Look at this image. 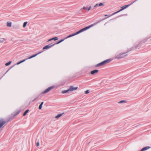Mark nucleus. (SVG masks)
I'll return each instance as SVG.
<instances>
[{
    "mask_svg": "<svg viewBox=\"0 0 151 151\" xmlns=\"http://www.w3.org/2000/svg\"><path fill=\"white\" fill-rule=\"evenodd\" d=\"M111 59H108L105 60L96 65V67H99L104 65H105L106 64L109 63L110 61H111Z\"/></svg>",
    "mask_w": 151,
    "mask_h": 151,
    "instance_id": "nucleus-1",
    "label": "nucleus"
},
{
    "mask_svg": "<svg viewBox=\"0 0 151 151\" xmlns=\"http://www.w3.org/2000/svg\"><path fill=\"white\" fill-rule=\"evenodd\" d=\"M27 24V22H24L23 24V28H24L26 27Z\"/></svg>",
    "mask_w": 151,
    "mask_h": 151,
    "instance_id": "nucleus-22",
    "label": "nucleus"
},
{
    "mask_svg": "<svg viewBox=\"0 0 151 151\" xmlns=\"http://www.w3.org/2000/svg\"><path fill=\"white\" fill-rule=\"evenodd\" d=\"M107 18H105L104 19H103V20H104L105 19H106Z\"/></svg>",
    "mask_w": 151,
    "mask_h": 151,
    "instance_id": "nucleus-44",
    "label": "nucleus"
},
{
    "mask_svg": "<svg viewBox=\"0 0 151 151\" xmlns=\"http://www.w3.org/2000/svg\"><path fill=\"white\" fill-rule=\"evenodd\" d=\"M42 51H41V52H38V53H37V54H36L35 55H32V56H30V57H29V58H27V59H31V58H32L33 57H35L37 55H38L39 54L42 53Z\"/></svg>",
    "mask_w": 151,
    "mask_h": 151,
    "instance_id": "nucleus-9",
    "label": "nucleus"
},
{
    "mask_svg": "<svg viewBox=\"0 0 151 151\" xmlns=\"http://www.w3.org/2000/svg\"><path fill=\"white\" fill-rule=\"evenodd\" d=\"M57 151H58V150Z\"/></svg>",
    "mask_w": 151,
    "mask_h": 151,
    "instance_id": "nucleus-47",
    "label": "nucleus"
},
{
    "mask_svg": "<svg viewBox=\"0 0 151 151\" xmlns=\"http://www.w3.org/2000/svg\"><path fill=\"white\" fill-rule=\"evenodd\" d=\"M75 35H76L75 33H73V34H72L71 35H68V36L65 39H66V38H69L70 37H73V36H74Z\"/></svg>",
    "mask_w": 151,
    "mask_h": 151,
    "instance_id": "nucleus-15",
    "label": "nucleus"
},
{
    "mask_svg": "<svg viewBox=\"0 0 151 151\" xmlns=\"http://www.w3.org/2000/svg\"><path fill=\"white\" fill-rule=\"evenodd\" d=\"M138 0H135V1H133L130 4H129V6H130L132 4H133L134 3V2H135L136 1H137Z\"/></svg>",
    "mask_w": 151,
    "mask_h": 151,
    "instance_id": "nucleus-27",
    "label": "nucleus"
},
{
    "mask_svg": "<svg viewBox=\"0 0 151 151\" xmlns=\"http://www.w3.org/2000/svg\"><path fill=\"white\" fill-rule=\"evenodd\" d=\"M27 59V58H26V59H24V60H21L19 62H20V63H23V62H24V61H25Z\"/></svg>",
    "mask_w": 151,
    "mask_h": 151,
    "instance_id": "nucleus-30",
    "label": "nucleus"
},
{
    "mask_svg": "<svg viewBox=\"0 0 151 151\" xmlns=\"http://www.w3.org/2000/svg\"><path fill=\"white\" fill-rule=\"evenodd\" d=\"M20 63H20V62H18V63H17V65H19V64H20Z\"/></svg>",
    "mask_w": 151,
    "mask_h": 151,
    "instance_id": "nucleus-42",
    "label": "nucleus"
},
{
    "mask_svg": "<svg viewBox=\"0 0 151 151\" xmlns=\"http://www.w3.org/2000/svg\"><path fill=\"white\" fill-rule=\"evenodd\" d=\"M83 32V31H82V29H81L80 30H79L78 31V32H76L75 33V34L76 35H78L81 33V32Z\"/></svg>",
    "mask_w": 151,
    "mask_h": 151,
    "instance_id": "nucleus-17",
    "label": "nucleus"
},
{
    "mask_svg": "<svg viewBox=\"0 0 151 151\" xmlns=\"http://www.w3.org/2000/svg\"><path fill=\"white\" fill-rule=\"evenodd\" d=\"M101 21V20L99 21H97V22H95L93 24H92L88 26V28L89 29L90 28V27H92V26H93L94 25H95L97 24H98V23H99Z\"/></svg>",
    "mask_w": 151,
    "mask_h": 151,
    "instance_id": "nucleus-12",
    "label": "nucleus"
},
{
    "mask_svg": "<svg viewBox=\"0 0 151 151\" xmlns=\"http://www.w3.org/2000/svg\"><path fill=\"white\" fill-rule=\"evenodd\" d=\"M6 123V122L3 120V119H0V128Z\"/></svg>",
    "mask_w": 151,
    "mask_h": 151,
    "instance_id": "nucleus-6",
    "label": "nucleus"
},
{
    "mask_svg": "<svg viewBox=\"0 0 151 151\" xmlns=\"http://www.w3.org/2000/svg\"><path fill=\"white\" fill-rule=\"evenodd\" d=\"M42 106L40 104L39 106V108H38L39 109H41L42 108Z\"/></svg>",
    "mask_w": 151,
    "mask_h": 151,
    "instance_id": "nucleus-33",
    "label": "nucleus"
},
{
    "mask_svg": "<svg viewBox=\"0 0 151 151\" xmlns=\"http://www.w3.org/2000/svg\"><path fill=\"white\" fill-rule=\"evenodd\" d=\"M9 69H8L7 71L6 72V73L3 76H4L8 71L9 70Z\"/></svg>",
    "mask_w": 151,
    "mask_h": 151,
    "instance_id": "nucleus-40",
    "label": "nucleus"
},
{
    "mask_svg": "<svg viewBox=\"0 0 151 151\" xmlns=\"http://www.w3.org/2000/svg\"><path fill=\"white\" fill-rule=\"evenodd\" d=\"M138 0H135V1H133L130 4H129V6H130L132 4H133L134 3V2H135L136 1H137Z\"/></svg>",
    "mask_w": 151,
    "mask_h": 151,
    "instance_id": "nucleus-28",
    "label": "nucleus"
},
{
    "mask_svg": "<svg viewBox=\"0 0 151 151\" xmlns=\"http://www.w3.org/2000/svg\"><path fill=\"white\" fill-rule=\"evenodd\" d=\"M38 96L36 97L35 99H34L32 101V102H34L35 100H37L38 98Z\"/></svg>",
    "mask_w": 151,
    "mask_h": 151,
    "instance_id": "nucleus-34",
    "label": "nucleus"
},
{
    "mask_svg": "<svg viewBox=\"0 0 151 151\" xmlns=\"http://www.w3.org/2000/svg\"><path fill=\"white\" fill-rule=\"evenodd\" d=\"M56 44L55 43L52 45H50V44H49L48 45H47L44 47L43 48V50H45L46 49H48V48H49L55 45H56Z\"/></svg>",
    "mask_w": 151,
    "mask_h": 151,
    "instance_id": "nucleus-4",
    "label": "nucleus"
},
{
    "mask_svg": "<svg viewBox=\"0 0 151 151\" xmlns=\"http://www.w3.org/2000/svg\"><path fill=\"white\" fill-rule=\"evenodd\" d=\"M103 4L102 3H100L98 4V6H103Z\"/></svg>",
    "mask_w": 151,
    "mask_h": 151,
    "instance_id": "nucleus-29",
    "label": "nucleus"
},
{
    "mask_svg": "<svg viewBox=\"0 0 151 151\" xmlns=\"http://www.w3.org/2000/svg\"><path fill=\"white\" fill-rule=\"evenodd\" d=\"M53 39H52V38H51L50 39H49L48 41H47V42H49V41H51V40H53Z\"/></svg>",
    "mask_w": 151,
    "mask_h": 151,
    "instance_id": "nucleus-35",
    "label": "nucleus"
},
{
    "mask_svg": "<svg viewBox=\"0 0 151 151\" xmlns=\"http://www.w3.org/2000/svg\"><path fill=\"white\" fill-rule=\"evenodd\" d=\"M89 91L88 90H87L86 91H85V93L86 94H88V93H89Z\"/></svg>",
    "mask_w": 151,
    "mask_h": 151,
    "instance_id": "nucleus-32",
    "label": "nucleus"
},
{
    "mask_svg": "<svg viewBox=\"0 0 151 151\" xmlns=\"http://www.w3.org/2000/svg\"><path fill=\"white\" fill-rule=\"evenodd\" d=\"M88 29H89L88 27V26H87L84 28L82 29H81L82 30V31L83 32L84 31L86 30H87Z\"/></svg>",
    "mask_w": 151,
    "mask_h": 151,
    "instance_id": "nucleus-18",
    "label": "nucleus"
},
{
    "mask_svg": "<svg viewBox=\"0 0 151 151\" xmlns=\"http://www.w3.org/2000/svg\"><path fill=\"white\" fill-rule=\"evenodd\" d=\"M44 104V102H42L41 104H40V105H41L42 106L43 104Z\"/></svg>",
    "mask_w": 151,
    "mask_h": 151,
    "instance_id": "nucleus-39",
    "label": "nucleus"
},
{
    "mask_svg": "<svg viewBox=\"0 0 151 151\" xmlns=\"http://www.w3.org/2000/svg\"><path fill=\"white\" fill-rule=\"evenodd\" d=\"M54 86H50V87H48V88H47V89H46L44 91L42 92V94H44V93H46L47 92H49L53 88H54Z\"/></svg>",
    "mask_w": 151,
    "mask_h": 151,
    "instance_id": "nucleus-3",
    "label": "nucleus"
},
{
    "mask_svg": "<svg viewBox=\"0 0 151 151\" xmlns=\"http://www.w3.org/2000/svg\"><path fill=\"white\" fill-rule=\"evenodd\" d=\"M70 91L69 88L67 90H63L62 91V93H68L69 91Z\"/></svg>",
    "mask_w": 151,
    "mask_h": 151,
    "instance_id": "nucleus-14",
    "label": "nucleus"
},
{
    "mask_svg": "<svg viewBox=\"0 0 151 151\" xmlns=\"http://www.w3.org/2000/svg\"><path fill=\"white\" fill-rule=\"evenodd\" d=\"M129 4H128V5H124L122 7H121V9H120V11H121L123 10H124V9H125L126 8H127V7H129Z\"/></svg>",
    "mask_w": 151,
    "mask_h": 151,
    "instance_id": "nucleus-8",
    "label": "nucleus"
},
{
    "mask_svg": "<svg viewBox=\"0 0 151 151\" xmlns=\"http://www.w3.org/2000/svg\"><path fill=\"white\" fill-rule=\"evenodd\" d=\"M98 6V4H96L94 6V7H96Z\"/></svg>",
    "mask_w": 151,
    "mask_h": 151,
    "instance_id": "nucleus-38",
    "label": "nucleus"
},
{
    "mask_svg": "<svg viewBox=\"0 0 151 151\" xmlns=\"http://www.w3.org/2000/svg\"><path fill=\"white\" fill-rule=\"evenodd\" d=\"M138 46H138H138H136V47H135V48H137V47H138Z\"/></svg>",
    "mask_w": 151,
    "mask_h": 151,
    "instance_id": "nucleus-43",
    "label": "nucleus"
},
{
    "mask_svg": "<svg viewBox=\"0 0 151 151\" xmlns=\"http://www.w3.org/2000/svg\"><path fill=\"white\" fill-rule=\"evenodd\" d=\"M124 52L122 53H120L119 55H118L117 56H116V58L117 59H119L123 58L124 56L127 55H124L127 52Z\"/></svg>",
    "mask_w": 151,
    "mask_h": 151,
    "instance_id": "nucleus-2",
    "label": "nucleus"
},
{
    "mask_svg": "<svg viewBox=\"0 0 151 151\" xmlns=\"http://www.w3.org/2000/svg\"><path fill=\"white\" fill-rule=\"evenodd\" d=\"M39 145V142H37V144H36V146H38Z\"/></svg>",
    "mask_w": 151,
    "mask_h": 151,
    "instance_id": "nucleus-36",
    "label": "nucleus"
},
{
    "mask_svg": "<svg viewBox=\"0 0 151 151\" xmlns=\"http://www.w3.org/2000/svg\"><path fill=\"white\" fill-rule=\"evenodd\" d=\"M91 8V6H90L89 7H88L87 9V10L88 11H89Z\"/></svg>",
    "mask_w": 151,
    "mask_h": 151,
    "instance_id": "nucleus-37",
    "label": "nucleus"
},
{
    "mask_svg": "<svg viewBox=\"0 0 151 151\" xmlns=\"http://www.w3.org/2000/svg\"><path fill=\"white\" fill-rule=\"evenodd\" d=\"M3 76H2V77H1V78H2V77H3Z\"/></svg>",
    "mask_w": 151,
    "mask_h": 151,
    "instance_id": "nucleus-46",
    "label": "nucleus"
},
{
    "mask_svg": "<svg viewBox=\"0 0 151 151\" xmlns=\"http://www.w3.org/2000/svg\"><path fill=\"white\" fill-rule=\"evenodd\" d=\"M107 15H105V16H107Z\"/></svg>",
    "mask_w": 151,
    "mask_h": 151,
    "instance_id": "nucleus-45",
    "label": "nucleus"
},
{
    "mask_svg": "<svg viewBox=\"0 0 151 151\" xmlns=\"http://www.w3.org/2000/svg\"><path fill=\"white\" fill-rule=\"evenodd\" d=\"M138 0H135V1H133L130 4H129V6H130L132 4H133L134 3V2H135L136 1H137Z\"/></svg>",
    "mask_w": 151,
    "mask_h": 151,
    "instance_id": "nucleus-26",
    "label": "nucleus"
},
{
    "mask_svg": "<svg viewBox=\"0 0 151 151\" xmlns=\"http://www.w3.org/2000/svg\"><path fill=\"white\" fill-rule=\"evenodd\" d=\"M65 39V38L64 39H62V40H60V41H58L57 43H56V44H58L61 43V42H62Z\"/></svg>",
    "mask_w": 151,
    "mask_h": 151,
    "instance_id": "nucleus-21",
    "label": "nucleus"
},
{
    "mask_svg": "<svg viewBox=\"0 0 151 151\" xmlns=\"http://www.w3.org/2000/svg\"><path fill=\"white\" fill-rule=\"evenodd\" d=\"M78 88V87L77 86H76V87H74L73 86H70L69 88V89L70 90V91H73L75 90H76Z\"/></svg>",
    "mask_w": 151,
    "mask_h": 151,
    "instance_id": "nucleus-7",
    "label": "nucleus"
},
{
    "mask_svg": "<svg viewBox=\"0 0 151 151\" xmlns=\"http://www.w3.org/2000/svg\"><path fill=\"white\" fill-rule=\"evenodd\" d=\"M11 25L12 22H7V26L8 27H11Z\"/></svg>",
    "mask_w": 151,
    "mask_h": 151,
    "instance_id": "nucleus-19",
    "label": "nucleus"
},
{
    "mask_svg": "<svg viewBox=\"0 0 151 151\" xmlns=\"http://www.w3.org/2000/svg\"><path fill=\"white\" fill-rule=\"evenodd\" d=\"M11 62H12L11 61H9L8 63H5V65L7 66H8L9 65H10L11 64Z\"/></svg>",
    "mask_w": 151,
    "mask_h": 151,
    "instance_id": "nucleus-23",
    "label": "nucleus"
},
{
    "mask_svg": "<svg viewBox=\"0 0 151 151\" xmlns=\"http://www.w3.org/2000/svg\"><path fill=\"white\" fill-rule=\"evenodd\" d=\"M29 111V109H28L26 110L23 113V116H25L27 114V113Z\"/></svg>",
    "mask_w": 151,
    "mask_h": 151,
    "instance_id": "nucleus-16",
    "label": "nucleus"
},
{
    "mask_svg": "<svg viewBox=\"0 0 151 151\" xmlns=\"http://www.w3.org/2000/svg\"><path fill=\"white\" fill-rule=\"evenodd\" d=\"M99 70H95L91 71V73L92 75H93L95 73H96L98 72Z\"/></svg>",
    "mask_w": 151,
    "mask_h": 151,
    "instance_id": "nucleus-11",
    "label": "nucleus"
},
{
    "mask_svg": "<svg viewBox=\"0 0 151 151\" xmlns=\"http://www.w3.org/2000/svg\"><path fill=\"white\" fill-rule=\"evenodd\" d=\"M151 147H150L149 146H147L145 147H144L143 148L140 150V151H145V150H146L150 148Z\"/></svg>",
    "mask_w": 151,
    "mask_h": 151,
    "instance_id": "nucleus-10",
    "label": "nucleus"
},
{
    "mask_svg": "<svg viewBox=\"0 0 151 151\" xmlns=\"http://www.w3.org/2000/svg\"><path fill=\"white\" fill-rule=\"evenodd\" d=\"M63 114H64V113H61V114H58V115H57V116H55V118L56 119H58V118H59L60 116H61Z\"/></svg>",
    "mask_w": 151,
    "mask_h": 151,
    "instance_id": "nucleus-13",
    "label": "nucleus"
},
{
    "mask_svg": "<svg viewBox=\"0 0 151 151\" xmlns=\"http://www.w3.org/2000/svg\"><path fill=\"white\" fill-rule=\"evenodd\" d=\"M5 40H6V39L4 38H0V42H4V41Z\"/></svg>",
    "mask_w": 151,
    "mask_h": 151,
    "instance_id": "nucleus-24",
    "label": "nucleus"
},
{
    "mask_svg": "<svg viewBox=\"0 0 151 151\" xmlns=\"http://www.w3.org/2000/svg\"><path fill=\"white\" fill-rule=\"evenodd\" d=\"M20 112V111L19 110L18 111L15 112L14 114H12L11 115V116L9 118V119H12L15 116L19 114Z\"/></svg>",
    "mask_w": 151,
    "mask_h": 151,
    "instance_id": "nucleus-5",
    "label": "nucleus"
},
{
    "mask_svg": "<svg viewBox=\"0 0 151 151\" xmlns=\"http://www.w3.org/2000/svg\"><path fill=\"white\" fill-rule=\"evenodd\" d=\"M83 9H86V7L84 6V7H83Z\"/></svg>",
    "mask_w": 151,
    "mask_h": 151,
    "instance_id": "nucleus-41",
    "label": "nucleus"
},
{
    "mask_svg": "<svg viewBox=\"0 0 151 151\" xmlns=\"http://www.w3.org/2000/svg\"><path fill=\"white\" fill-rule=\"evenodd\" d=\"M127 102V101L125 100H122L120 101H119L118 103L119 104H121L122 103H126Z\"/></svg>",
    "mask_w": 151,
    "mask_h": 151,
    "instance_id": "nucleus-20",
    "label": "nucleus"
},
{
    "mask_svg": "<svg viewBox=\"0 0 151 151\" xmlns=\"http://www.w3.org/2000/svg\"><path fill=\"white\" fill-rule=\"evenodd\" d=\"M53 40H56L58 39V38L57 37H55L52 38Z\"/></svg>",
    "mask_w": 151,
    "mask_h": 151,
    "instance_id": "nucleus-25",
    "label": "nucleus"
},
{
    "mask_svg": "<svg viewBox=\"0 0 151 151\" xmlns=\"http://www.w3.org/2000/svg\"><path fill=\"white\" fill-rule=\"evenodd\" d=\"M120 11H120V10H119V11L116 12H115L112 15H114L115 14H116V13H119V12H120Z\"/></svg>",
    "mask_w": 151,
    "mask_h": 151,
    "instance_id": "nucleus-31",
    "label": "nucleus"
}]
</instances>
